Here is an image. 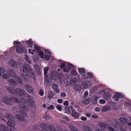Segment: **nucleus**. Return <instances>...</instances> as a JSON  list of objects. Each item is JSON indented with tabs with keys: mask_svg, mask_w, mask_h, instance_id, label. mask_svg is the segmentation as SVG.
Wrapping results in <instances>:
<instances>
[{
	"mask_svg": "<svg viewBox=\"0 0 131 131\" xmlns=\"http://www.w3.org/2000/svg\"><path fill=\"white\" fill-rule=\"evenodd\" d=\"M71 131H77V130L76 128L72 127L71 128Z\"/></svg>",
	"mask_w": 131,
	"mask_h": 131,
	"instance_id": "nucleus-51",
	"label": "nucleus"
},
{
	"mask_svg": "<svg viewBox=\"0 0 131 131\" xmlns=\"http://www.w3.org/2000/svg\"><path fill=\"white\" fill-rule=\"evenodd\" d=\"M81 89H82V86H81L80 85H77L74 87V89L76 91H80Z\"/></svg>",
	"mask_w": 131,
	"mask_h": 131,
	"instance_id": "nucleus-31",
	"label": "nucleus"
},
{
	"mask_svg": "<svg viewBox=\"0 0 131 131\" xmlns=\"http://www.w3.org/2000/svg\"><path fill=\"white\" fill-rule=\"evenodd\" d=\"M33 60L34 61L36 62L37 60V57H36L33 58Z\"/></svg>",
	"mask_w": 131,
	"mask_h": 131,
	"instance_id": "nucleus-64",
	"label": "nucleus"
},
{
	"mask_svg": "<svg viewBox=\"0 0 131 131\" xmlns=\"http://www.w3.org/2000/svg\"><path fill=\"white\" fill-rule=\"evenodd\" d=\"M71 80L69 78L68 76L66 77L65 78L64 81L65 83L67 85H69L71 84Z\"/></svg>",
	"mask_w": 131,
	"mask_h": 131,
	"instance_id": "nucleus-20",
	"label": "nucleus"
},
{
	"mask_svg": "<svg viewBox=\"0 0 131 131\" xmlns=\"http://www.w3.org/2000/svg\"><path fill=\"white\" fill-rule=\"evenodd\" d=\"M25 58L26 61L27 62L30 63H31V61L27 56H25Z\"/></svg>",
	"mask_w": 131,
	"mask_h": 131,
	"instance_id": "nucleus-39",
	"label": "nucleus"
},
{
	"mask_svg": "<svg viewBox=\"0 0 131 131\" xmlns=\"http://www.w3.org/2000/svg\"><path fill=\"white\" fill-rule=\"evenodd\" d=\"M7 72L10 75H11L12 77H14L15 79L19 83H22V80L17 75L15 74V73L13 70L10 69H8L7 70Z\"/></svg>",
	"mask_w": 131,
	"mask_h": 131,
	"instance_id": "nucleus-9",
	"label": "nucleus"
},
{
	"mask_svg": "<svg viewBox=\"0 0 131 131\" xmlns=\"http://www.w3.org/2000/svg\"><path fill=\"white\" fill-rule=\"evenodd\" d=\"M25 88L26 90L29 93L33 94V89L32 87L28 84H25Z\"/></svg>",
	"mask_w": 131,
	"mask_h": 131,
	"instance_id": "nucleus-14",
	"label": "nucleus"
},
{
	"mask_svg": "<svg viewBox=\"0 0 131 131\" xmlns=\"http://www.w3.org/2000/svg\"><path fill=\"white\" fill-rule=\"evenodd\" d=\"M70 107L71 110L72 112H74V108L73 106H70Z\"/></svg>",
	"mask_w": 131,
	"mask_h": 131,
	"instance_id": "nucleus-63",
	"label": "nucleus"
},
{
	"mask_svg": "<svg viewBox=\"0 0 131 131\" xmlns=\"http://www.w3.org/2000/svg\"><path fill=\"white\" fill-rule=\"evenodd\" d=\"M34 49V50L29 49L28 50L29 53L33 55L34 54V52L36 51L39 53L40 57L42 58L43 57V52L41 51V49L37 45H35Z\"/></svg>",
	"mask_w": 131,
	"mask_h": 131,
	"instance_id": "nucleus-4",
	"label": "nucleus"
},
{
	"mask_svg": "<svg viewBox=\"0 0 131 131\" xmlns=\"http://www.w3.org/2000/svg\"><path fill=\"white\" fill-rule=\"evenodd\" d=\"M56 107L57 109L59 111H61L62 109V108L59 105H57L56 106Z\"/></svg>",
	"mask_w": 131,
	"mask_h": 131,
	"instance_id": "nucleus-46",
	"label": "nucleus"
},
{
	"mask_svg": "<svg viewBox=\"0 0 131 131\" xmlns=\"http://www.w3.org/2000/svg\"><path fill=\"white\" fill-rule=\"evenodd\" d=\"M51 87L52 90L55 93L58 94L59 93L60 90L59 89L57 85L54 83H52L51 85Z\"/></svg>",
	"mask_w": 131,
	"mask_h": 131,
	"instance_id": "nucleus-13",
	"label": "nucleus"
},
{
	"mask_svg": "<svg viewBox=\"0 0 131 131\" xmlns=\"http://www.w3.org/2000/svg\"><path fill=\"white\" fill-rule=\"evenodd\" d=\"M87 118L85 117H82L81 118V119L82 121H86L87 120Z\"/></svg>",
	"mask_w": 131,
	"mask_h": 131,
	"instance_id": "nucleus-58",
	"label": "nucleus"
},
{
	"mask_svg": "<svg viewBox=\"0 0 131 131\" xmlns=\"http://www.w3.org/2000/svg\"><path fill=\"white\" fill-rule=\"evenodd\" d=\"M95 110L97 112H99L101 111V109L99 107H96L95 109Z\"/></svg>",
	"mask_w": 131,
	"mask_h": 131,
	"instance_id": "nucleus-59",
	"label": "nucleus"
},
{
	"mask_svg": "<svg viewBox=\"0 0 131 131\" xmlns=\"http://www.w3.org/2000/svg\"><path fill=\"white\" fill-rule=\"evenodd\" d=\"M119 120L122 122L124 123H126L128 121V120L127 118L124 117H120Z\"/></svg>",
	"mask_w": 131,
	"mask_h": 131,
	"instance_id": "nucleus-27",
	"label": "nucleus"
},
{
	"mask_svg": "<svg viewBox=\"0 0 131 131\" xmlns=\"http://www.w3.org/2000/svg\"><path fill=\"white\" fill-rule=\"evenodd\" d=\"M77 82V80L75 78H73L71 80V84L74 85L76 84Z\"/></svg>",
	"mask_w": 131,
	"mask_h": 131,
	"instance_id": "nucleus-28",
	"label": "nucleus"
},
{
	"mask_svg": "<svg viewBox=\"0 0 131 131\" xmlns=\"http://www.w3.org/2000/svg\"><path fill=\"white\" fill-rule=\"evenodd\" d=\"M30 98L27 99H26V101L23 98L21 99V100H18V101H20L19 103L21 102L24 104H25L26 102H27L28 105L29 106L31 107H33L35 105V103L32 100V97L31 96H30Z\"/></svg>",
	"mask_w": 131,
	"mask_h": 131,
	"instance_id": "nucleus-7",
	"label": "nucleus"
},
{
	"mask_svg": "<svg viewBox=\"0 0 131 131\" xmlns=\"http://www.w3.org/2000/svg\"><path fill=\"white\" fill-rule=\"evenodd\" d=\"M108 129L110 131H117L118 130V127L115 126H113L111 125L108 124ZM95 131H103L99 129H97Z\"/></svg>",
	"mask_w": 131,
	"mask_h": 131,
	"instance_id": "nucleus-10",
	"label": "nucleus"
},
{
	"mask_svg": "<svg viewBox=\"0 0 131 131\" xmlns=\"http://www.w3.org/2000/svg\"><path fill=\"white\" fill-rule=\"evenodd\" d=\"M27 46L30 48H31L32 47V43L31 42V40L29 39V40L26 41V42Z\"/></svg>",
	"mask_w": 131,
	"mask_h": 131,
	"instance_id": "nucleus-26",
	"label": "nucleus"
},
{
	"mask_svg": "<svg viewBox=\"0 0 131 131\" xmlns=\"http://www.w3.org/2000/svg\"><path fill=\"white\" fill-rule=\"evenodd\" d=\"M45 54H50V52L48 50H45Z\"/></svg>",
	"mask_w": 131,
	"mask_h": 131,
	"instance_id": "nucleus-48",
	"label": "nucleus"
},
{
	"mask_svg": "<svg viewBox=\"0 0 131 131\" xmlns=\"http://www.w3.org/2000/svg\"><path fill=\"white\" fill-rule=\"evenodd\" d=\"M77 72L74 69L72 70L71 71V74L72 75L75 76L77 75Z\"/></svg>",
	"mask_w": 131,
	"mask_h": 131,
	"instance_id": "nucleus-38",
	"label": "nucleus"
},
{
	"mask_svg": "<svg viewBox=\"0 0 131 131\" xmlns=\"http://www.w3.org/2000/svg\"><path fill=\"white\" fill-rule=\"evenodd\" d=\"M44 118L47 120H48L50 119L49 116L46 115H44Z\"/></svg>",
	"mask_w": 131,
	"mask_h": 131,
	"instance_id": "nucleus-47",
	"label": "nucleus"
},
{
	"mask_svg": "<svg viewBox=\"0 0 131 131\" xmlns=\"http://www.w3.org/2000/svg\"><path fill=\"white\" fill-rule=\"evenodd\" d=\"M21 70L22 73V74L21 75V77L27 80L25 78L29 74L30 71V67L28 64L25 63L23 64V67H21Z\"/></svg>",
	"mask_w": 131,
	"mask_h": 131,
	"instance_id": "nucleus-2",
	"label": "nucleus"
},
{
	"mask_svg": "<svg viewBox=\"0 0 131 131\" xmlns=\"http://www.w3.org/2000/svg\"><path fill=\"white\" fill-rule=\"evenodd\" d=\"M13 44L17 46L16 51L18 53H21L23 52H26V50L23 47H21L20 46L21 45L20 42L17 41H15L13 42Z\"/></svg>",
	"mask_w": 131,
	"mask_h": 131,
	"instance_id": "nucleus-6",
	"label": "nucleus"
},
{
	"mask_svg": "<svg viewBox=\"0 0 131 131\" xmlns=\"http://www.w3.org/2000/svg\"><path fill=\"white\" fill-rule=\"evenodd\" d=\"M63 119H65L66 121H69V119L68 117H63Z\"/></svg>",
	"mask_w": 131,
	"mask_h": 131,
	"instance_id": "nucleus-54",
	"label": "nucleus"
},
{
	"mask_svg": "<svg viewBox=\"0 0 131 131\" xmlns=\"http://www.w3.org/2000/svg\"><path fill=\"white\" fill-rule=\"evenodd\" d=\"M65 110L66 112L67 113H70V108L68 107H65Z\"/></svg>",
	"mask_w": 131,
	"mask_h": 131,
	"instance_id": "nucleus-42",
	"label": "nucleus"
},
{
	"mask_svg": "<svg viewBox=\"0 0 131 131\" xmlns=\"http://www.w3.org/2000/svg\"><path fill=\"white\" fill-rule=\"evenodd\" d=\"M39 94L41 96H42L43 95V93L42 90H40L39 91Z\"/></svg>",
	"mask_w": 131,
	"mask_h": 131,
	"instance_id": "nucleus-49",
	"label": "nucleus"
},
{
	"mask_svg": "<svg viewBox=\"0 0 131 131\" xmlns=\"http://www.w3.org/2000/svg\"><path fill=\"white\" fill-rule=\"evenodd\" d=\"M31 77L33 78H35V75H34L33 73L31 72Z\"/></svg>",
	"mask_w": 131,
	"mask_h": 131,
	"instance_id": "nucleus-61",
	"label": "nucleus"
},
{
	"mask_svg": "<svg viewBox=\"0 0 131 131\" xmlns=\"http://www.w3.org/2000/svg\"><path fill=\"white\" fill-rule=\"evenodd\" d=\"M5 116L8 120L7 122L6 123L7 125L11 127V130L15 131L16 129V128L15 127V124L14 121V117L9 113L6 114Z\"/></svg>",
	"mask_w": 131,
	"mask_h": 131,
	"instance_id": "nucleus-1",
	"label": "nucleus"
},
{
	"mask_svg": "<svg viewBox=\"0 0 131 131\" xmlns=\"http://www.w3.org/2000/svg\"><path fill=\"white\" fill-rule=\"evenodd\" d=\"M8 127L3 125H0V131H9Z\"/></svg>",
	"mask_w": 131,
	"mask_h": 131,
	"instance_id": "nucleus-18",
	"label": "nucleus"
},
{
	"mask_svg": "<svg viewBox=\"0 0 131 131\" xmlns=\"http://www.w3.org/2000/svg\"><path fill=\"white\" fill-rule=\"evenodd\" d=\"M83 128L84 131H92L91 128L88 125L83 126Z\"/></svg>",
	"mask_w": 131,
	"mask_h": 131,
	"instance_id": "nucleus-25",
	"label": "nucleus"
},
{
	"mask_svg": "<svg viewBox=\"0 0 131 131\" xmlns=\"http://www.w3.org/2000/svg\"><path fill=\"white\" fill-rule=\"evenodd\" d=\"M44 59L47 60H49L50 58V56L49 55H47V54H45L44 57Z\"/></svg>",
	"mask_w": 131,
	"mask_h": 131,
	"instance_id": "nucleus-40",
	"label": "nucleus"
},
{
	"mask_svg": "<svg viewBox=\"0 0 131 131\" xmlns=\"http://www.w3.org/2000/svg\"><path fill=\"white\" fill-rule=\"evenodd\" d=\"M120 131H126V130L123 127H121L120 129Z\"/></svg>",
	"mask_w": 131,
	"mask_h": 131,
	"instance_id": "nucleus-57",
	"label": "nucleus"
},
{
	"mask_svg": "<svg viewBox=\"0 0 131 131\" xmlns=\"http://www.w3.org/2000/svg\"><path fill=\"white\" fill-rule=\"evenodd\" d=\"M111 96V95L109 93L105 94L103 96V98L106 99H107L110 98Z\"/></svg>",
	"mask_w": 131,
	"mask_h": 131,
	"instance_id": "nucleus-32",
	"label": "nucleus"
},
{
	"mask_svg": "<svg viewBox=\"0 0 131 131\" xmlns=\"http://www.w3.org/2000/svg\"><path fill=\"white\" fill-rule=\"evenodd\" d=\"M2 101L4 103L8 105L10 104L13 102L14 101L18 103L20 102V101H18V100L17 98L14 97L11 99L8 97H4Z\"/></svg>",
	"mask_w": 131,
	"mask_h": 131,
	"instance_id": "nucleus-8",
	"label": "nucleus"
},
{
	"mask_svg": "<svg viewBox=\"0 0 131 131\" xmlns=\"http://www.w3.org/2000/svg\"><path fill=\"white\" fill-rule=\"evenodd\" d=\"M92 85V83L90 81H83L82 82V89H85L90 87Z\"/></svg>",
	"mask_w": 131,
	"mask_h": 131,
	"instance_id": "nucleus-11",
	"label": "nucleus"
},
{
	"mask_svg": "<svg viewBox=\"0 0 131 131\" xmlns=\"http://www.w3.org/2000/svg\"><path fill=\"white\" fill-rule=\"evenodd\" d=\"M92 117L94 118H97L98 117L97 115H92Z\"/></svg>",
	"mask_w": 131,
	"mask_h": 131,
	"instance_id": "nucleus-62",
	"label": "nucleus"
},
{
	"mask_svg": "<svg viewBox=\"0 0 131 131\" xmlns=\"http://www.w3.org/2000/svg\"><path fill=\"white\" fill-rule=\"evenodd\" d=\"M99 103L102 104H104L106 102V101L104 100L101 99L99 100Z\"/></svg>",
	"mask_w": 131,
	"mask_h": 131,
	"instance_id": "nucleus-44",
	"label": "nucleus"
},
{
	"mask_svg": "<svg viewBox=\"0 0 131 131\" xmlns=\"http://www.w3.org/2000/svg\"><path fill=\"white\" fill-rule=\"evenodd\" d=\"M19 107L20 109H21L24 111H26L28 110L27 106L22 104H20L19 105Z\"/></svg>",
	"mask_w": 131,
	"mask_h": 131,
	"instance_id": "nucleus-19",
	"label": "nucleus"
},
{
	"mask_svg": "<svg viewBox=\"0 0 131 131\" xmlns=\"http://www.w3.org/2000/svg\"><path fill=\"white\" fill-rule=\"evenodd\" d=\"M105 92L103 90H102L101 91L99 92V94H100L101 95H104L105 94Z\"/></svg>",
	"mask_w": 131,
	"mask_h": 131,
	"instance_id": "nucleus-41",
	"label": "nucleus"
},
{
	"mask_svg": "<svg viewBox=\"0 0 131 131\" xmlns=\"http://www.w3.org/2000/svg\"><path fill=\"white\" fill-rule=\"evenodd\" d=\"M45 77V84L46 86H49L50 85L51 82L49 80L48 77Z\"/></svg>",
	"mask_w": 131,
	"mask_h": 131,
	"instance_id": "nucleus-22",
	"label": "nucleus"
},
{
	"mask_svg": "<svg viewBox=\"0 0 131 131\" xmlns=\"http://www.w3.org/2000/svg\"><path fill=\"white\" fill-rule=\"evenodd\" d=\"M78 71L79 73L82 76L84 74H85L86 72L85 69L82 68H79Z\"/></svg>",
	"mask_w": 131,
	"mask_h": 131,
	"instance_id": "nucleus-23",
	"label": "nucleus"
},
{
	"mask_svg": "<svg viewBox=\"0 0 131 131\" xmlns=\"http://www.w3.org/2000/svg\"><path fill=\"white\" fill-rule=\"evenodd\" d=\"M90 101V99L89 98L85 99L83 100V103L86 104H88Z\"/></svg>",
	"mask_w": 131,
	"mask_h": 131,
	"instance_id": "nucleus-36",
	"label": "nucleus"
},
{
	"mask_svg": "<svg viewBox=\"0 0 131 131\" xmlns=\"http://www.w3.org/2000/svg\"><path fill=\"white\" fill-rule=\"evenodd\" d=\"M53 96V92L51 91H49L48 92V97L50 99L52 98Z\"/></svg>",
	"mask_w": 131,
	"mask_h": 131,
	"instance_id": "nucleus-34",
	"label": "nucleus"
},
{
	"mask_svg": "<svg viewBox=\"0 0 131 131\" xmlns=\"http://www.w3.org/2000/svg\"><path fill=\"white\" fill-rule=\"evenodd\" d=\"M110 109V106H105L102 108V111L103 112H105L109 110Z\"/></svg>",
	"mask_w": 131,
	"mask_h": 131,
	"instance_id": "nucleus-21",
	"label": "nucleus"
},
{
	"mask_svg": "<svg viewBox=\"0 0 131 131\" xmlns=\"http://www.w3.org/2000/svg\"><path fill=\"white\" fill-rule=\"evenodd\" d=\"M63 105L64 106H68V102L67 101H66L63 103Z\"/></svg>",
	"mask_w": 131,
	"mask_h": 131,
	"instance_id": "nucleus-52",
	"label": "nucleus"
},
{
	"mask_svg": "<svg viewBox=\"0 0 131 131\" xmlns=\"http://www.w3.org/2000/svg\"><path fill=\"white\" fill-rule=\"evenodd\" d=\"M8 82L12 84L13 85H16L17 84V82L15 81L12 79H10L8 80Z\"/></svg>",
	"mask_w": 131,
	"mask_h": 131,
	"instance_id": "nucleus-35",
	"label": "nucleus"
},
{
	"mask_svg": "<svg viewBox=\"0 0 131 131\" xmlns=\"http://www.w3.org/2000/svg\"><path fill=\"white\" fill-rule=\"evenodd\" d=\"M57 101L58 103H62V100L61 99H58V100Z\"/></svg>",
	"mask_w": 131,
	"mask_h": 131,
	"instance_id": "nucleus-60",
	"label": "nucleus"
},
{
	"mask_svg": "<svg viewBox=\"0 0 131 131\" xmlns=\"http://www.w3.org/2000/svg\"><path fill=\"white\" fill-rule=\"evenodd\" d=\"M99 126L100 127L102 128H106L107 127L106 125L102 123H99Z\"/></svg>",
	"mask_w": 131,
	"mask_h": 131,
	"instance_id": "nucleus-37",
	"label": "nucleus"
},
{
	"mask_svg": "<svg viewBox=\"0 0 131 131\" xmlns=\"http://www.w3.org/2000/svg\"><path fill=\"white\" fill-rule=\"evenodd\" d=\"M60 67L61 69L64 68L63 69L64 72H68L71 68H74V66L71 64L66 63H61Z\"/></svg>",
	"mask_w": 131,
	"mask_h": 131,
	"instance_id": "nucleus-5",
	"label": "nucleus"
},
{
	"mask_svg": "<svg viewBox=\"0 0 131 131\" xmlns=\"http://www.w3.org/2000/svg\"><path fill=\"white\" fill-rule=\"evenodd\" d=\"M61 96L62 97H65L66 96V94L65 93L63 92L61 93Z\"/></svg>",
	"mask_w": 131,
	"mask_h": 131,
	"instance_id": "nucleus-53",
	"label": "nucleus"
},
{
	"mask_svg": "<svg viewBox=\"0 0 131 131\" xmlns=\"http://www.w3.org/2000/svg\"><path fill=\"white\" fill-rule=\"evenodd\" d=\"M92 77V74L90 72L86 73L84 74L82 76L83 78L84 79H87L88 78H91Z\"/></svg>",
	"mask_w": 131,
	"mask_h": 131,
	"instance_id": "nucleus-17",
	"label": "nucleus"
},
{
	"mask_svg": "<svg viewBox=\"0 0 131 131\" xmlns=\"http://www.w3.org/2000/svg\"><path fill=\"white\" fill-rule=\"evenodd\" d=\"M114 122L116 124H117L119 126H121L122 125L121 123L118 120H115Z\"/></svg>",
	"mask_w": 131,
	"mask_h": 131,
	"instance_id": "nucleus-45",
	"label": "nucleus"
},
{
	"mask_svg": "<svg viewBox=\"0 0 131 131\" xmlns=\"http://www.w3.org/2000/svg\"><path fill=\"white\" fill-rule=\"evenodd\" d=\"M7 90L8 92L16 95H17L19 96H22L24 95L25 94V92L24 90L19 89L14 90L12 88L8 87L7 88Z\"/></svg>",
	"mask_w": 131,
	"mask_h": 131,
	"instance_id": "nucleus-3",
	"label": "nucleus"
},
{
	"mask_svg": "<svg viewBox=\"0 0 131 131\" xmlns=\"http://www.w3.org/2000/svg\"><path fill=\"white\" fill-rule=\"evenodd\" d=\"M54 106L52 105H51L49 106L47 108V110H52L54 109Z\"/></svg>",
	"mask_w": 131,
	"mask_h": 131,
	"instance_id": "nucleus-43",
	"label": "nucleus"
},
{
	"mask_svg": "<svg viewBox=\"0 0 131 131\" xmlns=\"http://www.w3.org/2000/svg\"><path fill=\"white\" fill-rule=\"evenodd\" d=\"M5 70L4 69L1 67H0V78L1 77L2 75V77L3 78L5 79H7L9 77V76L6 73L2 74L4 73Z\"/></svg>",
	"mask_w": 131,
	"mask_h": 131,
	"instance_id": "nucleus-12",
	"label": "nucleus"
},
{
	"mask_svg": "<svg viewBox=\"0 0 131 131\" xmlns=\"http://www.w3.org/2000/svg\"><path fill=\"white\" fill-rule=\"evenodd\" d=\"M123 97V96L121 94L116 93L113 97L115 101H119V98H122Z\"/></svg>",
	"mask_w": 131,
	"mask_h": 131,
	"instance_id": "nucleus-15",
	"label": "nucleus"
},
{
	"mask_svg": "<svg viewBox=\"0 0 131 131\" xmlns=\"http://www.w3.org/2000/svg\"><path fill=\"white\" fill-rule=\"evenodd\" d=\"M1 119L3 121L4 120V119L3 118V116L1 113H0V120Z\"/></svg>",
	"mask_w": 131,
	"mask_h": 131,
	"instance_id": "nucleus-55",
	"label": "nucleus"
},
{
	"mask_svg": "<svg viewBox=\"0 0 131 131\" xmlns=\"http://www.w3.org/2000/svg\"><path fill=\"white\" fill-rule=\"evenodd\" d=\"M88 95V91H86L84 93V96L85 97H87Z\"/></svg>",
	"mask_w": 131,
	"mask_h": 131,
	"instance_id": "nucleus-56",
	"label": "nucleus"
},
{
	"mask_svg": "<svg viewBox=\"0 0 131 131\" xmlns=\"http://www.w3.org/2000/svg\"><path fill=\"white\" fill-rule=\"evenodd\" d=\"M16 117L19 121H23L25 120V118L21 116L20 115L18 114H17L16 115Z\"/></svg>",
	"mask_w": 131,
	"mask_h": 131,
	"instance_id": "nucleus-24",
	"label": "nucleus"
},
{
	"mask_svg": "<svg viewBox=\"0 0 131 131\" xmlns=\"http://www.w3.org/2000/svg\"><path fill=\"white\" fill-rule=\"evenodd\" d=\"M40 126L42 128H44L46 127V126L43 123H41L40 125Z\"/></svg>",
	"mask_w": 131,
	"mask_h": 131,
	"instance_id": "nucleus-50",
	"label": "nucleus"
},
{
	"mask_svg": "<svg viewBox=\"0 0 131 131\" xmlns=\"http://www.w3.org/2000/svg\"><path fill=\"white\" fill-rule=\"evenodd\" d=\"M8 64L12 67H16L17 66V64L15 61L12 59L10 60L8 62Z\"/></svg>",
	"mask_w": 131,
	"mask_h": 131,
	"instance_id": "nucleus-16",
	"label": "nucleus"
},
{
	"mask_svg": "<svg viewBox=\"0 0 131 131\" xmlns=\"http://www.w3.org/2000/svg\"><path fill=\"white\" fill-rule=\"evenodd\" d=\"M71 115L72 117L75 118H78L79 117V114L75 112H72L71 114Z\"/></svg>",
	"mask_w": 131,
	"mask_h": 131,
	"instance_id": "nucleus-29",
	"label": "nucleus"
},
{
	"mask_svg": "<svg viewBox=\"0 0 131 131\" xmlns=\"http://www.w3.org/2000/svg\"><path fill=\"white\" fill-rule=\"evenodd\" d=\"M49 69V67H46L44 68V77H48L47 75V72Z\"/></svg>",
	"mask_w": 131,
	"mask_h": 131,
	"instance_id": "nucleus-30",
	"label": "nucleus"
},
{
	"mask_svg": "<svg viewBox=\"0 0 131 131\" xmlns=\"http://www.w3.org/2000/svg\"><path fill=\"white\" fill-rule=\"evenodd\" d=\"M35 69L37 71L38 70V71L40 72V68L38 66L37 64H35L34 67Z\"/></svg>",
	"mask_w": 131,
	"mask_h": 131,
	"instance_id": "nucleus-33",
	"label": "nucleus"
}]
</instances>
